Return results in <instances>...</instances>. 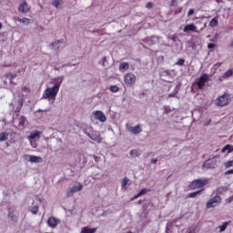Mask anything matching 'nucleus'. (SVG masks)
<instances>
[{
	"label": "nucleus",
	"mask_w": 233,
	"mask_h": 233,
	"mask_svg": "<svg viewBox=\"0 0 233 233\" xmlns=\"http://www.w3.org/2000/svg\"><path fill=\"white\" fill-rule=\"evenodd\" d=\"M103 61H106V57H104V58H103Z\"/></svg>",
	"instance_id": "50"
},
{
	"label": "nucleus",
	"mask_w": 233,
	"mask_h": 233,
	"mask_svg": "<svg viewBox=\"0 0 233 233\" xmlns=\"http://www.w3.org/2000/svg\"><path fill=\"white\" fill-rule=\"evenodd\" d=\"M218 205H221V197L215 196L207 202L206 207L207 208H215V207H218Z\"/></svg>",
	"instance_id": "4"
},
{
	"label": "nucleus",
	"mask_w": 233,
	"mask_h": 233,
	"mask_svg": "<svg viewBox=\"0 0 233 233\" xmlns=\"http://www.w3.org/2000/svg\"><path fill=\"white\" fill-rule=\"evenodd\" d=\"M228 150V154H230V152H233V146L231 145H226L222 149L221 152L222 154H225V152H227Z\"/></svg>",
	"instance_id": "18"
},
{
	"label": "nucleus",
	"mask_w": 233,
	"mask_h": 233,
	"mask_svg": "<svg viewBox=\"0 0 233 233\" xmlns=\"http://www.w3.org/2000/svg\"><path fill=\"white\" fill-rule=\"evenodd\" d=\"M59 5H61V1L60 0H54L52 2V5L55 6V8H59Z\"/></svg>",
	"instance_id": "30"
},
{
	"label": "nucleus",
	"mask_w": 233,
	"mask_h": 233,
	"mask_svg": "<svg viewBox=\"0 0 233 233\" xmlns=\"http://www.w3.org/2000/svg\"><path fill=\"white\" fill-rule=\"evenodd\" d=\"M147 192H150V189H147V188H142L138 194L139 196H145V194H147Z\"/></svg>",
	"instance_id": "31"
},
{
	"label": "nucleus",
	"mask_w": 233,
	"mask_h": 233,
	"mask_svg": "<svg viewBox=\"0 0 233 233\" xmlns=\"http://www.w3.org/2000/svg\"><path fill=\"white\" fill-rule=\"evenodd\" d=\"M190 15H194V9H189L187 16L190 17Z\"/></svg>",
	"instance_id": "40"
},
{
	"label": "nucleus",
	"mask_w": 233,
	"mask_h": 233,
	"mask_svg": "<svg viewBox=\"0 0 233 233\" xmlns=\"http://www.w3.org/2000/svg\"><path fill=\"white\" fill-rule=\"evenodd\" d=\"M8 139V133L7 132H3L0 133V143L3 141H6Z\"/></svg>",
	"instance_id": "20"
},
{
	"label": "nucleus",
	"mask_w": 233,
	"mask_h": 233,
	"mask_svg": "<svg viewBox=\"0 0 233 233\" xmlns=\"http://www.w3.org/2000/svg\"><path fill=\"white\" fill-rule=\"evenodd\" d=\"M168 97H176V94L170 93V94L168 95Z\"/></svg>",
	"instance_id": "45"
},
{
	"label": "nucleus",
	"mask_w": 233,
	"mask_h": 233,
	"mask_svg": "<svg viewBox=\"0 0 233 233\" xmlns=\"http://www.w3.org/2000/svg\"><path fill=\"white\" fill-rule=\"evenodd\" d=\"M206 185H208V178H205V179H195L193 180L189 185H188V188L189 190H196L198 188H203V187H205Z\"/></svg>",
	"instance_id": "2"
},
{
	"label": "nucleus",
	"mask_w": 233,
	"mask_h": 233,
	"mask_svg": "<svg viewBox=\"0 0 233 233\" xmlns=\"http://www.w3.org/2000/svg\"><path fill=\"white\" fill-rule=\"evenodd\" d=\"M177 5V0H171L170 6H176Z\"/></svg>",
	"instance_id": "37"
},
{
	"label": "nucleus",
	"mask_w": 233,
	"mask_h": 233,
	"mask_svg": "<svg viewBox=\"0 0 233 233\" xmlns=\"http://www.w3.org/2000/svg\"><path fill=\"white\" fill-rule=\"evenodd\" d=\"M137 156V150H136V149H133V150H131L130 151V156Z\"/></svg>",
	"instance_id": "39"
},
{
	"label": "nucleus",
	"mask_w": 233,
	"mask_h": 233,
	"mask_svg": "<svg viewBox=\"0 0 233 233\" xmlns=\"http://www.w3.org/2000/svg\"><path fill=\"white\" fill-rule=\"evenodd\" d=\"M88 137H90L92 141H96V143H101L103 141L101 135H99V132L97 131H94L91 134H88Z\"/></svg>",
	"instance_id": "11"
},
{
	"label": "nucleus",
	"mask_w": 233,
	"mask_h": 233,
	"mask_svg": "<svg viewBox=\"0 0 233 233\" xmlns=\"http://www.w3.org/2000/svg\"><path fill=\"white\" fill-rule=\"evenodd\" d=\"M208 48L210 50V49H212V48H216V44H214V43H209V44H208Z\"/></svg>",
	"instance_id": "36"
},
{
	"label": "nucleus",
	"mask_w": 233,
	"mask_h": 233,
	"mask_svg": "<svg viewBox=\"0 0 233 233\" xmlns=\"http://www.w3.org/2000/svg\"><path fill=\"white\" fill-rule=\"evenodd\" d=\"M39 136H41V133H39V131H35L30 134L28 139H35L36 137H39Z\"/></svg>",
	"instance_id": "19"
},
{
	"label": "nucleus",
	"mask_w": 233,
	"mask_h": 233,
	"mask_svg": "<svg viewBox=\"0 0 233 233\" xmlns=\"http://www.w3.org/2000/svg\"><path fill=\"white\" fill-rule=\"evenodd\" d=\"M224 76L226 77H232L233 76V69H228L225 74Z\"/></svg>",
	"instance_id": "29"
},
{
	"label": "nucleus",
	"mask_w": 233,
	"mask_h": 233,
	"mask_svg": "<svg viewBox=\"0 0 233 233\" xmlns=\"http://www.w3.org/2000/svg\"><path fill=\"white\" fill-rule=\"evenodd\" d=\"M18 23H23V25H30V19L24 17V18H17Z\"/></svg>",
	"instance_id": "21"
},
{
	"label": "nucleus",
	"mask_w": 233,
	"mask_h": 233,
	"mask_svg": "<svg viewBox=\"0 0 233 233\" xmlns=\"http://www.w3.org/2000/svg\"><path fill=\"white\" fill-rule=\"evenodd\" d=\"M124 83L127 85V86H132L136 84V75L134 73H127L124 76Z\"/></svg>",
	"instance_id": "5"
},
{
	"label": "nucleus",
	"mask_w": 233,
	"mask_h": 233,
	"mask_svg": "<svg viewBox=\"0 0 233 233\" xmlns=\"http://www.w3.org/2000/svg\"><path fill=\"white\" fill-rule=\"evenodd\" d=\"M184 32H198V27L194 24L187 25L184 27Z\"/></svg>",
	"instance_id": "13"
},
{
	"label": "nucleus",
	"mask_w": 233,
	"mask_h": 233,
	"mask_svg": "<svg viewBox=\"0 0 233 233\" xmlns=\"http://www.w3.org/2000/svg\"><path fill=\"white\" fill-rule=\"evenodd\" d=\"M228 103H230V95H228L227 93L215 100V105H217V106H227Z\"/></svg>",
	"instance_id": "3"
},
{
	"label": "nucleus",
	"mask_w": 233,
	"mask_h": 233,
	"mask_svg": "<svg viewBox=\"0 0 233 233\" xmlns=\"http://www.w3.org/2000/svg\"><path fill=\"white\" fill-rule=\"evenodd\" d=\"M60 86V83H56L53 87H47L46 89H45L42 96L43 99H48V101H50V99H56V97L57 96V93L59 92Z\"/></svg>",
	"instance_id": "1"
},
{
	"label": "nucleus",
	"mask_w": 233,
	"mask_h": 233,
	"mask_svg": "<svg viewBox=\"0 0 233 233\" xmlns=\"http://www.w3.org/2000/svg\"><path fill=\"white\" fill-rule=\"evenodd\" d=\"M29 161L31 163H43V157L31 155L29 156Z\"/></svg>",
	"instance_id": "14"
},
{
	"label": "nucleus",
	"mask_w": 233,
	"mask_h": 233,
	"mask_svg": "<svg viewBox=\"0 0 233 233\" xmlns=\"http://www.w3.org/2000/svg\"><path fill=\"white\" fill-rule=\"evenodd\" d=\"M230 174H233V169H229V170L225 172V176H228Z\"/></svg>",
	"instance_id": "43"
},
{
	"label": "nucleus",
	"mask_w": 233,
	"mask_h": 233,
	"mask_svg": "<svg viewBox=\"0 0 233 233\" xmlns=\"http://www.w3.org/2000/svg\"><path fill=\"white\" fill-rule=\"evenodd\" d=\"M59 223H61V220L56 217H49L47 218V226L50 227V228H56Z\"/></svg>",
	"instance_id": "7"
},
{
	"label": "nucleus",
	"mask_w": 233,
	"mask_h": 233,
	"mask_svg": "<svg viewBox=\"0 0 233 233\" xmlns=\"http://www.w3.org/2000/svg\"><path fill=\"white\" fill-rule=\"evenodd\" d=\"M3 28V24L0 23V30Z\"/></svg>",
	"instance_id": "48"
},
{
	"label": "nucleus",
	"mask_w": 233,
	"mask_h": 233,
	"mask_svg": "<svg viewBox=\"0 0 233 233\" xmlns=\"http://www.w3.org/2000/svg\"><path fill=\"white\" fill-rule=\"evenodd\" d=\"M203 192V189H199L198 191H195V192H192V193H189L187 195L188 198H196L197 196H198V194H201Z\"/></svg>",
	"instance_id": "22"
},
{
	"label": "nucleus",
	"mask_w": 233,
	"mask_h": 233,
	"mask_svg": "<svg viewBox=\"0 0 233 233\" xmlns=\"http://www.w3.org/2000/svg\"><path fill=\"white\" fill-rule=\"evenodd\" d=\"M96 232H97V228H88V227H85L81 230V233H96Z\"/></svg>",
	"instance_id": "17"
},
{
	"label": "nucleus",
	"mask_w": 233,
	"mask_h": 233,
	"mask_svg": "<svg viewBox=\"0 0 233 233\" xmlns=\"http://www.w3.org/2000/svg\"><path fill=\"white\" fill-rule=\"evenodd\" d=\"M140 196L141 195H139V193L135 195L134 198H131V201H134V199H137V198H140Z\"/></svg>",
	"instance_id": "44"
},
{
	"label": "nucleus",
	"mask_w": 233,
	"mask_h": 233,
	"mask_svg": "<svg viewBox=\"0 0 233 233\" xmlns=\"http://www.w3.org/2000/svg\"><path fill=\"white\" fill-rule=\"evenodd\" d=\"M59 43H61V40H57V41H56V42H53V43L51 44V46H56L59 45Z\"/></svg>",
	"instance_id": "41"
},
{
	"label": "nucleus",
	"mask_w": 233,
	"mask_h": 233,
	"mask_svg": "<svg viewBox=\"0 0 233 233\" xmlns=\"http://www.w3.org/2000/svg\"><path fill=\"white\" fill-rule=\"evenodd\" d=\"M23 103H25V99H23V98L18 99V105L20 106H23Z\"/></svg>",
	"instance_id": "42"
},
{
	"label": "nucleus",
	"mask_w": 233,
	"mask_h": 233,
	"mask_svg": "<svg viewBox=\"0 0 233 233\" xmlns=\"http://www.w3.org/2000/svg\"><path fill=\"white\" fill-rule=\"evenodd\" d=\"M141 203H143V200L140 199L137 202V205H141Z\"/></svg>",
	"instance_id": "47"
},
{
	"label": "nucleus",
	"mask_w": 233,
	"mask_h": 233,
	"mask_svg": "<svg viewBox=\"0 0 233 233\" xmlns=\"http://www.w3.org/2000/svg\"><path fill=\"white\" fill-rule=\"evenodd\" d=\"M128 181H130V179L124 177L122 179V187H127V185H128Z\"/></svg>",
	"instance_id": "33"
},
{
	"label": "nucleus",
	"mask_w": 233,
	"mask_h": 233,
	"mask_svg": "<svg viewBox=\"0 0 233 233\" xmlns=\"http://www.w3.org/2000/svg\"><path fill=\"white\" fill-rule=\"evenodd\" d=\"M219 25V16H215L210 22H209V26L211 28H216Z\"/></svg>",
	"instance_id": "15"
},
{
	"label": "nucleus",
	"mask_w": 233,
	"mask_h": 233,
	"mask_svg": "<svg viewBox=\"0 0 233 233\" xmlns=\"http://www.w3.org/2000/svg\"><path fill=\"white\" fill-rule=\"evenodd\" d=\"M151 163H153L154 165H156V163H157V158L152 159Z\"/></svg>",
	"instance_id": "46"
},
{
	"label": "nucleus",
	"mask_w": 233,
	"mask_h": 233,
	"mask_svg": "<svg viewBox=\"0 0 233 233\" xmlns=\"http://www.w3.org/2000/svg\"><path fill=\"white\" fill-rule=\"evenodd\" d=\"M204 168H212V166H210V161H206L203 165Z\"/></svg>",
	"instance_id": "34"
},
{
	"label": "nucleus",
	"mask_w": 233,
	"mask_h": 233,
	"mask_svg": "<svg viewBox=\"0 0 233 233\" xmlns=\"http://www.w3.org/2000/svg\"><path fill=\"white\" fill-rule=\"evenodd\" d=\"M128 132H131V134H141L143 132V128H141V125H137L135 127L129 126L127 127Z\"/></svg>",
	"instance_id": "10"
},
{
	"label": "nucleus",
	"mask_w": 233,
	"mask_h": 233,
	"mask_svg": "<svg viewBox=\"0 0 233 233\" xmlns=\"http://www.w3.org/2000/svg\"><path fill=\"white\" fill-rule=\"evenodd\" d=\"M30 212H32V214H37L39 212V206L35 205L31 207Z\"/></svg>",
	"instance_id": "24"
},
{
	"label": "nucleus",
	"mask_w": 233,
	"mask_h": 233,
	"mask_svg": "<svg viewBox=\"0 0 233 233\" xmlns=\"http://www.w3.org/2000/svg\"><path fill=\"white\" fill-rule=\"evenodd\" d=\"M188 233H196V231H195V230H193V231H189Z\"/></svg>",
	"instance_id": "49"
},
{
	"label": "nucleus",
	"mask_w": 233,
	"mask_h": 233,
	"mask_svg": "<svg viewBox=\"0 0 233 233\" xmlns=\"http://www.w3.org/2000/svg\"><path fill=\"white\" fill-rule=\"evenodd\" d=\"M225 168H230V167H233V160H228L224 163Z\"/></svg>",
	"instance_id": "28"
},
{
	"label": "nucleus",
	"mask_w": 233,
	"mask_h": 233,
	"mask_svg": "<svg viewBox=\"0 0 233 233\" xmlns=\"http://www.w3.org/2000/svg\"><path fill=\"white\" fill-rule=\"evenodd\" d=\"M176 65H177L178 66H183V65H185V59L183 58L178 59Z\"/></svg>",
	"instance_id": "32"
},
{
	"label": "nucleus",
	"mask_w": 233,
	"mask_h": 233,
	"mask_svg": "<svg viewBox=\"0 0 233 233\" xmlns=\"http://www.w3.org/2000/svg\"><path fill=\"white\" fill-rule=\"evenodd\" d=\"M8 217L12 219V221H17V216L14 215V212L9 211Z\"/></svg>",
	"instance_id": "27"
},
{
	"label": "nucleus",
	"mask_w": 233,
	"mask_h": 233,
	"mask_svg": "<svg viewBox=\"0 0 233 233\" xmlns=\"http://www.w3.org/2000/svg\"><path fill=\"white\" fill-rule=\"evenodd\" d=\"M93 116L95 119H96L97 121H100V123H105V121H106V116H105V113H103V111L101 110L95 111L93 113Z\"/></svg>",
	"instance_id": "8"
},
{
	"label": "nucleus",
	"mask_w": 233,
	"mask_h": 233,
	"mask_svg": "<svg viewBox=\"0 0 233 233\" xmlns=\"http://www.w3.org/2000/svg\"><path fill=\"white\" fill-rule=\"evenodd\" d=\"M5 77L7 79H10V81H12V79H15V77H17V74L8 73L5 75Z\"/></svg>",
	"instance_id": "23"
},
{
	"label": "nucleus",
	"mask_w": 233,
	"mask_h": 233,
	"mask_svg": "<svg viewBox=\"0 0 233 233\" xmlns=\"http://www.w3.org/2000/svg\"><path fill=\"white\" fill-rule=\"evenodd\" d=\"M109 90L110 92H113V94H116V92H119V87L117 86H111Z\"/></svg>",
	"instance_id": "26"
},
{
	"label": "nucleus",
	"mask_w": 233,
	"mask_h": 233,
	"mask_svg": "<svg viewBox=\"0 0 233 233\" xmlns=\"http://www.w3.org/2000/svg\"><path fill=\"white\" fill-rule=\"evenodd\" d=\"M154 6V4L152 2H149L146 5V8H152Z\"/></svg>",
	"instance_id": "38"
},
{
	"label": "nucleus",
	"mask_w": 233,
	"mask_h": 233,
	"mask_svg": "<svg viewBox=\"0 0 233 233\" xmlns=\"http://www.w3.org/2000/svg\"><path fill=\"white\" fill-rule=\"evenodd\" d=\"M129 65L127 62L120 63L119 65V70L120 72H127L128 70Z\"/></svg>",
	"instance_id": "16"
},
{
	"label": "nucleus",
	"mask_w": 233,
	"mask_h": 233,
	"mask_svg": "<svg viewBox=\"0 0 233 233\" xmlns=\"http://www.w3.org/2000/svg\"><path fill=\"white\" fill-rule=\"evenodd\" d=\"M30 10V6H28V4L26 2H23L20 4L18 7V12H21L22 14H26Z\"/></svg>",
	"instance_id": "12"
},
{
	"label": "nucleus",
	"mask_w": 233,
	"mask_h": 233,
	"mask_svg": "<svg viewBox=\"0 0 233 233\" xmlns=\"http://www.w3.org/2000/svg\"><path fill=\"white\" fill-rule=\"evenodd\" d=\"M208 81V75L203 74L200 77L197 78L196 85L199 90H203V86H205V84Z\"/></svg>",
	"instance_id": "6"
},
{
	"label": "nucleus",
	"mask_w": 233,
	"mask_h": 233,
	"mask_svg": "<svg viewBox=\"0 0 233 233\" xmlns=\"http://www.w3.org/2000/svg\"><path fill=\"white\" fill-rule=\"evenodd\" d=\"M80 190H83V184L78 183V186H74L67 191L66 196L72 198L75 192H80Z\"/></svg>",
	"instance_id": "9"
},
{
	"label": "nucleus",
	"mask_w": 233,
	"mask_h": 233,
	"mask_svg": "<svg viewBox=\"0 0 233 233\" xmlns=\"http://www.w3.org/2000/svg\"><path fill=\"white\" fill-rule=\"evenodd\" d=\"M230 222H224L221 226H220V232H225V230H227V227H228V224Z\"/></svg>",
	"instance_id": "25"
},
{
	"label": "nucleus",
	"mask_w": 233,
	"mask_h": 233,
	"mask_svg": "<svg viewBox=\"0 0 233 233\" xmlns=\"http://www.w3.org/2000/svg\"><path fill=\"white\" fill-rule=\"evenodd\" d=\"M23 92H25V94H30L31 90H30V87L28 86H24L22 88Z\"/></svg>",
	"instance_id": "35"
}]
</instances>
